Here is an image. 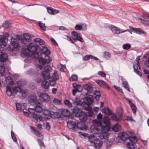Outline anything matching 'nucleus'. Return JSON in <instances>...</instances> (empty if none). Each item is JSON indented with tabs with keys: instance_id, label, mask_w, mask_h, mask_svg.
<instances>
[{
	"instance_id": "obj_1",
	"label": "nucleus",
	"mask_w": 149,
	"mask_h": 149,
	"mask_svg": "<svg viewBox=\"0 0 149 149\" xmlns=\"http://www.w3.org/2000/svg\"><path fill=\"white\" fill-rule=\"evenodd\" d=\"M42 52V54L45 55V58L43 59L42 57L39 58L38 59L39 64L38 65L37 67L42 70L44 68V65L46 63H49L51 61L52 58L49 56L50 52L47 47H43Z\"/></svg>"
},
{
	"instance_id": "obj_2",
	"label": "nucleus",
	"mask_w": 149,
	"mask_h": 149,
	"mask_svg": "<svg viewBox=\"0 0 149 149\" xmlns=\"http://www.w3.org/2000/svg\"><path fill=\"white\" fill-rule=\"evenodd\" d=\"M38 49V46L31 43L27 46V48H23L22 52L24 55L29 57L32 56L33 54L36 52Z\"/></svg>"
},
{
	"instance_id": "obj_3",
	"label": "nucleus",
	"mask_w": 149,
	"mask_h": 149,
	"mask_svg": "<svg viewBox=\"0 0 149 149\" xmlns=\"http://www.w3.org/2000/svg\"><path fill=\"white\" fill-rule=\"evenodd\" d=\"M50 67L48 65H46L44 68V70L42 72V75L43 78L45 79H48L50 85L52 86H54L56 84V81L52 78H50L49 71Z\"/></svg>"
},
{
	"instance_id": "obj_4",
	"label": "nucleus",
	"mask_w": 149,
	"mask_h": 149,
	"mask_svg": "<svg viewBox=\"0 0 149 149\" xmlns=\"http://www.w3.org/2000/svg\"><path fill=\"white\" fill-rule=\"evenodd\" d=\"M128 135V139L130 142L127 143V146L128 149H135L134 144L136 143L137 141V139L136 136H132V135L133 133L131 131H128L126 132Z\"/></svg>"
},
{
	"instance_id": "obj_5",
	"label": "nucleus",
	"mask_w": 149,
	"mask_h": 149,
	"mask_svg": "<svg viewBox=\"0 0 149 149\" xmlns=\"http://www.w3.org/2000/svg\"><path fill=\"white\" fill-rule=\"evenodd\" d=\"M88 141L92 146H94L97 149L100 148L102 143V142L98 139L94 135H91L88 137Z\"/></svg>"
},
{
	"instance_id": "obj_6",
	"label": "nucleus",
	"mask_w": 149,
	"mask_h": 149,
	"mask_svg": "<svg viewBox=\"0 0 149 149\" xmlns=\"http://www.w3.org/2000/svg\"><path fill=\"white\" fill-rule=\"evenodd\" d=\"M20 90V88L18 86H15L12 88L11 87L8 86L6 87V92L8 96L12 95L14 98L16 95L17 92Z\"/></svg>"
},
{
	"instance_id": "obj_7",
	"label": "nucleus",
	"mask_w": 149,
	"mask_h": 149,
	"mask_svg": "<svg viewBox=\"0 0 149 149\" xmlns=\"http://www.w3.org/2000/svg\"><path fill=\"white\" fill-rule=\"evenodd\" d=\"M20 36L17 35L16 36L17 39L15 38L12 39L11 41V44L8 47L7 49L8 51H12L18 49L19 47V40L18 39L19 38Z\"/></svg>"
},
{
	"instance_id": "obj_8",
	"label": "nucleus",
	"mask_w": 149,
	"mask_h": 149,
	"mask_svg": "<svg viewBox=\"0 0 149 149\" xmlns=\"http://www.w3.org/2000/svg\"><path fill=\"white\" fill-rule=\"evenodd\" d=\"M110 118L108 116H105L103 119L104 124L105 126H102L101 127V131L103 132L108 133L110 129Z\"/></svg>"
},
{
	"instance_id": "obj_9",
	"label": "nucleus",
	"mask_w": 149,
	"mask_h": 149,
	"mask_svg": "<svg viewBox=\"0 0 149 149\" xmlns=\"http://www.w3.org/2000/svg\"><path fill=\"white\" fill-rule=\"evenodd\" d=\"M73 104L76 106L82 105L84 109L86 110L91 109L90 105L85 102H81V100L77 97H75L72 101Z\"/></svg>"
},
{
	"instance_id": "obj_10",
	"label": "nucleus",
	"mask_w": 149,
	"mask_h": 149,
	"mask_svg": "<svg viewBox=\"0 0 149 149\" xmlns=\"http://www.w3.org/2000/svg\"><path fill=\"white\" fill-rule=\"evenodd\" d=\"M31 129L34 132V134L38 136V142L39 145L42 147H45V145L42 140L43 139L42 135L38 131H37L36 129H35L34 127H31Z\"/></svg>"
},
{
	"instance_id": "obj_11",
	"label": "nucleus",
	"mask_w": 149,
	"mask_h": 149,
	"mask_svg": "<svg viewBox=\"0 0 149 149\" xmlns=\"http://www.w3.org/2000/svg\"><path fill=\"white\" fill-rule=\"evenodd\" d=\"M38 97V102H40L47 103L49 102L50 99V96L46 93H40Z\"/></svg>"
},
{
	"instance_id": "obj_12",
	"label": "nucleus",
	"mask_w": 149,
	"mask_h": 149,
	"mask_svg": "<svg viewBox=\"0 0 149 149\" xmlns=\"http://www.w3.org/2000/svg\"><path fill=\"white\" fill-rule=\"evenodd\" d=\"M140 57L139 56H138L137 57L136 60V63L135 65H133V68L134 72L136 74H138L140 77H142V75L140 73L139 70H140L141 69V67L139 61L140 59Z\"/></svg>"
},
{
	"instance_id": "obj_13",
	"label": "nucleus",
	"mask_w": 149,
	"mask_h": 149,
	"mask_svg": "<svg viewBox=\"0 0 149 149\" xmlns=\"http://www.w3.org/2000/svg\"><path fill=\"white\" fill-rule=\"evenodd\" d=\"M8 36L9 34L8 33H6L4 35L0 36V48H4L6 45Z\"/></svg>"
},
{
	"instance_id": "obj_14",
	"label": "nucleus",
	"mask_w": 149,
	"mask_h": 149,
	"mask_svg": "<svg viewBox=\"0 0 149 149\" xmlns=\"http://www.w3.org/2000/svg\"><path fill=\"white\" fill-rule=\"evenodd\" d=\"M16 110L18 112H24V110L26 108V104L24 103L16 102L15 103Z\"/></svg>"
},
{
	"instance_id": "obj_15",
	"label": "nucleus",
	"mask_w": 149,
	"mask_h": 149,
	"mask_svg": "<svg viewBox=\"0 0 149 149\" xmlns=\"http://www.w3.org/2000/svg\"><path fill=\"white\" fill-rule=\"evenodd\" d=\"M29 103L31 105H36L38 102V100L37 101V97L36 95L33 94L31 95L28 98Z\"/></svg>"
},
{
	"instance_id": "obj_16",
	"label": "nucleus",
	"mask_w": 149,
	"mask_h": 149,
	"mask_svg": "<svg viewBox=\"0 0 149 149\" xmlns=\"http://www.w3.org/2000/svg\"><path fill=\"white\" fill-rule=\"evenodd\" d=\"M3 48H0V61L3 62L6 61L8 58L7 55L4 52Z\"/></svg>"
},
{
	"instance_id": "obj_17",
	"label": "nucleus",
	"mask_w": 149,
	"mask_h": 149,
	"mask_svg": "<svg viewBox=\"0 0 149 149\" xmlns=\"http://www.w3.org/2000/svg\"><path fill=\"white\" fill-rule=\"evenodd\" d=\"M97 118L96 119L94 120L93 123L95 125L98 127L101 126L102 124V115L101 113H99L97 116Z\"/></svg>"
},
{
	"instance_id": "obj_18",
	"label": "nucleus",
	"mask_w": 149,
	"mask_h": 149,
	"mask_svg": "<svg viewBox=\"0 0 149 149\" xmlns=\"http://www.w3.org/2000/svg\"><path fill=\"white\" fill-rule=\"evenodd\" d=\"M42 112L43 114L45 116H51L52 117V116L51 115H53V114L51 113L49 110L46 109L42 110ZM53 115H54L53 116L56 118H59L60 117L59 114L57 112L54 113Z\"/></svg>"
},
{
	"instance_id": "obj_19",
	"label": "nucleus",
	"mask_w": 149,
	"mask_h": 149,
	"mask_svg": "<svg viewBox=\"0 0 149 149\" xmlns=\"http://www.w3.org/2000/svg\"><path fill=\"white\" fill-rule=\"evenodd\" d=\"M75 116H76L79 117V119L82 122H85L87 119L86 114L84 112H80Z\"/></svg>"
},
{
	"instance_id": "obj_20",
	"label": "nucleus",
	"mask_w": 149,
	"mask_h": 149,
	"mask_svg": "<svg viewBox=\"0 0 149 149\" xmlns=\"http://www.w3.org/2000/svg\"><path fill=\"white\" fill-rule=\"evenodd\" d=\"M35 105V107L34 109L30 108L29 109V111L30 112H31V110H32L33 111H36L37 112H40L42 111V105L40 102H38Z\"/></svg>"
},
{
	"instance_id": "obj_21",
	"label": "nucleus",
	"mask_w": 149,
	"mask_h": 149,
	"mask_svg": "<svg viewBox=\"0 0 149 149\" xmlns=\"http://www.w3.org/2000/svg\"><path fill=\"white\" fill-rule=\"evenodd\" d=\"M96 82L102 88H107L108 90L110 89L109 86L104 81L101 80H98L96 81Z\"/></svg>"
},
{
	"instance_id": "obj_22",
	"label": "nucleus",
	"mask_w": 149,
	"mask_h": 149,
	"mask_svg": "<svg viewBox=\"0 0 149 149\" xmlns=\"http://www.w3.org/2000/svg\"><path fill=\"white\" fill-rule=\"evenodd\" d=\"M67 126L70 129L74 130H76L78 127V126L76 125V123L72 121H70L67 122Z\"/></svg>"
},
{
	"instance_id": "obj_23",
	"label": "nucleus",
	"mask_w": 149,
	"mask_h": 149,
	"mask_svg": "<svg viewBox=\"0 0 149 149\" xmlns=\"http://www.w3.org/2000/svg\"><path fill=\"white\" fill-rule=\"evenodd\" d=\"M72 37L74 40H78L81 42H83L84 40L75 31H72L71 32Z\"/></svg>"
},
{
	"instance_id": "obj_24",
	"label": "nucleus",
	"mask_w": 149,
	"mask_h": 149,
	"mask_svg": "<svg viewBox=\"0 0 149 149\" xmlns=\"http://www.w3.org/2000/svg\"><path fill=\"white\" fill-rule=\"evenodd\" d=\"M129 28L132 30L133 32L139 34H143L146 35L147 33L146 32L143 31L140 28H134L131 26H129Z\"/></svg>"
},
{
	"instance_id": "obj_25",
	"label": "nucleus",
	"mask_w": 149,
	"mask_h": 149,
	"mask_svg": "<svg viewBox=\"0 0 149 149\" xmlns=\"http://www.w3.org/2000/svg\"><path fill=\"white\" fill-rule=\"evenodd\" d=\"M109 28L113 33L118 34L121 33V29L113 25L110 26Z\"/></svg>"
},
{
	"instance_id": "obj_26",
	"label": "nucleus",
	"mask_w": 149,
	"mask_h": 149,
	"mask_svg": "<svg viewBox=\"0 0 149 149\" xmlns=\"http://www.w3.org/2000/svg\"><path fill=\"white\" fill-rule=\"evenodd\" d=\"M128 136H129L126 132H123L119 134V138L124 141L129 139Z\"/></svg>"
},
{
	"instance_id": "obj_27",
	"label": "nucleus",
	"mask_w": 149,
	"mask_h": 149,
	"mask_svg": "<svg viewBox=\"0 0 149 149\" xmlns=\"http://www.w3.org/2000/svg\"><path fill=\"white\" fill-rule=\"evenodd\" d=\"M109 135L108 133L103 132L101 131L97 134V136L101 139H107L108 138Z\"/></svg>"
},
{
	"instance_id": "obj_28",
	"label": "nucleus",
	"mask_w": 149,
	"mask_h": 149,
	"mask_svg": "<svg viewBox=\"0 0 149 149\" xmlns=\"http://www.w3.org/2000/svg\"><path fill=\"white\" fill-rule=\"evenodd\" d=\"M126 100H128V102L130 104L131 108L132 111L133 113L134 114L136 113V111L137 108L136 106L130 100H128V99Z\"/></svg>"
},
{
	"instance_id": "obj_29",
	"label": "nucleus",
	"mask_w": 149,
	"mask_h": 149,
	"mask_svg": "<svg viewBox=\"0 0 149 149\" xmlns=\"http://www.w3.org/2000/svg\"><path fill=\"white\" fill-rule=\"evenodd\" d=\"M90 130L91 132L95 134H98L101 132V130L97 127L94 126H91L90 127Z\"/></svg>"
},
{
	"instance_id": "obj_30",
	"label": "nucleus",
	"mask_w": 149,
	"mask_h": 149,
	"mask_svg": "<svg viewBox=\"0 0 149 149\" xmlns=\"http://www.w3.org/2000/svg\"><path fill=\"white\" fill-rule=\"evenodd\" d=\"M74 88L72 90V94L74 96L76 93L77 92L81 91V87L79 85H77L75 86H74Z\"/></svg>"
},
{
	"instance_id": "obj_31",
	"label": "nucleus",
	"mask_w": 149,
	"mask_h": 149,
	"mask_svg": "<svg viewBox=\"0 0 149 149\" xmlns=\"http://www.w3.org/2000/svg\"><path fill=\"white\" fill-rule=\"evenodd\" d=\"M48 13L52 15H55L59 12L58 10L54 9L51 7H48L47 8Z\"/></svg>"
},
{
	"instance_id": "obj_32",
	"label": "nucleus",
	"mask_w": 149,
	"mask_h": 149,
	"mask_svg": "<svg viewBox=\"0 0 149 149\" xmlns=\"http://www.w3.org/2000/svg\"><path fill=\"white\" fill-rule=\"evenodd\" d=\"M93 101V99L92 96H88L86 98L85 102L90 105L91 104Z\"/></svg>"
},
{
	"instance_id": "obj_33",
	"label": "nucleus",
	"mask_w": 149,
	"mask_h": 149,
	"mask_svg": "<svg viewBox=\"0 0 149 149\" xmlns=\"http://www.w3.org/2000/svg\"><path fill=\"white\" fill-rule=\"evenodd\" d=\"M83 87L87 91L88 93H91L93 91V88L88 84H86L84 85Z\"/></svg>"
},
{
	"instance_id": "obj_34",
	"label": "nucleus",
	"mask_w": 149,
	"mask_h": 149,
	"mask_svg": "<svg viewBox=\"0 0 149 149\" xmlns=\"http://www.w3.org/2000/svg\"><path fill=\"white\" fill-rule=\"evenodd\" d=\"M0 73L1 76H4L5 74V67L3 64H0Z\"/></svg>"
},
{
	"instance_id": "obj_35",
	"label": "nucleus",
	"mask_w": 149,
	"mask_h": 149,
	"mask_svg": "<svg viewBox=\"0 0 149 149\" xmlns=\"http://www.w3.org/2000/svg\"><path fill=\"white\" fill-rule=\"evenodd\" d=\"M42 81V86L45 88H48L49 86V83L45 79Z\"/></svg>"
},
{
	"instance_id": "obj_36",
	"label": "nucleus",
	"mask_w": 149,
	"mask_h": 149,
	"mask_svg": "<svg viewBox=\"0 0 149 149\" xmlns=\"http://www.w3.org/2000/svg\"><path fill=\"white\" fill-rule=\"evenodd\" d=\"M123 110L121 107H120L117 110V113L118 116L120 117H122L123 115Z\"/></svg>"
},
{
	"instance_id": "obj_37",
	"label": "nucleus",
	"mask_w": 149,
	"mask_h": 149,
	"mask_svg": "<svg viewBox=\"0 0 149 149\" xmlns=\"http://www.w3.org/2000/svg\"><path fill=\"white\" fill-rule=\"evenodd\" d=\"M50 78H52L53 79L57 80L59 79V77L57 72H54L52 76L51 77H50Z\"/></svg>"
},
{
	"instance_id": "obj_38",
	"label": "nucleus",
	"mask_w": 149,
	"mask_h": 149,
	"mask_svg": "<svg viewBox=\"0 0 149 149\" xmlns=\"http://www.w3.org/2000/svg\"><path fill=\"white\" fill-rule=\"evenodd\" d=\"M121 128L120 125L118 124L115 125L112 127L113 130L116 132H118Z\"/></svg>"
},
{
	"instance_id": "obj_39",
	"label": "nucleus",
	"mask_w": 149,
	"mask_h": 149,
	"mask_svg": "<svg viewBox=\"0 0 149 149\" xmlns=\"http://www.w3.org/2000/svg\"><path fill=\"white\" fill-rule=\"evenodd\" d=\"M61 113L63 115L65 116H68L69 113L68 110L65 109H63L61 110Z\"/></svg>"
},
{
	"instance_id": "obj_40",
	"label": "nucleus",
	"mask_w": 149,
	"mask_h": 149,
	"mask_svg": "<svg viewBox=\"0 0 149 149\" xmlns=\"http://www.w3.org/2000/svg\"><path fill=\"white\" fill-rule=\"evenodd\" d=\"M38 24L39 26L42 30L44 31H45L46 27L44 23H43L42 22H39Z\"/></svg>"
},
{
	"instance_id": "obj_41",
	"label": "nucleus",
	"mask_w": 149,
	"mask_h": 149,
	"mask_svg": "<svg viewBox=\"0 0 149 149\" xmlns=\"http://www.w3.org/2000/svg\"><path fill=\"white\" fill-rule=\"evenodd\" d=\"M131 47L130 44L129 43H125L123 44L122 46L123 48L125 50H128Z\"/></svg>"
},
{
	"instance_id": "obj_42",
	"label": "nucleus",
	"mask_w": 149,
	"mask_h": 149,
	"mask_svg": "<svg viewBox=\"0 0 149 149\" xmlns=\"http://www.w3.org/2000/svg\"><path fill=\"white\" fill-rule=\"evenodd\" d=\"M23 39H21V42L23 43L24 45L26 46L27 47V46H29L31 43V39H28V40L26 41L23 42Z\"/></svg>"
},
{
	"instance_id": "obj_43",
	"label": "nucleus",
	"mask_w": 149,
	"mask_h": 149,
	"mask_svg": "<svg viewBox=\"0 0 149 149\" xmlns=\"http://www.w3.org/2000/svg\"><path fill=\"white\" fill-rule=\"evenodd\" d=\"M103 112L106 114L108 115L111 113V111L108 107H105L102 109Z\"/></svg>"
},
{
	"instance_id": "obj_44",
	"label": "nucleus",
	"mask_w": 149,
	"mask_h": 149,
	"mask_svg": "<svg viewBox=\"0 0 149 149\" xmlns=\"http://www.w3.org/2000/svg\"><path fill=\"white\" fill-rule=\"evenodd\" d=\"M123 86L129 91H130L129 86L127 81H123L122 84Z\"/></svg>"
},
{
	"instance_id": "obj_45",
	"label": "nucleus",
	"mask_w": 149,
	"mask_h": 149,
	"mask_svg": "<svg viewBox=\"0 0 149 149\" xmlns=\"http://www.w3.org/2000/svg\"><path fill=\"white\" fill-rule=\"evenodd\" d=\"M24 38L23 39V41L25 42L28 40V39H31L29 35L27 33H25L23 36Z\"/></svg>"
},
{
	"instance_id": "obj_46",
	"label": "nucleus",
	"mask_w": 149,
	"mask_h": 149,
	"mask_svg": "<svg viewBox=\"0 0 149 149\" xmlns=\"http://www.w3.org/2000/svg\"><path fill=\"white\" fill-rule=\"evenodd\" d=\"M77 76L76 75H72L69 78V80L70 81H76L77 80Z\"/></svg>"
},
{
	"instance_id": "obj_47",
	"label": "nucleus",
	"mask_w": 149,
	"mask_h": 149,
	"mask_svg": "<svg viewBox=\"0 0 149 149\" xmlns=\"http://www.w3.org/2000/svg\"><path fill=\"white\" fill-rule=\"evenodd\" d=\"M111 118L112 120L118 122L120 121L119 119L115 114H113L111 116Z\"/></svg>"
},
{
	"instance_id": "obj_48",
	"label": "nucleus",
	"mask_w": 149,
	"mask_h": 149,
	"mask_svg": "<svg viewBox=\"0 0 149 149\" xmlns=\"http://www.w3.org/2000/svg\"><path fill=\"white\" fill-rule=\"evenodd\" d=\"M64 104L68 107H72V104L70 101L67 100H65L64 101Z\"/></svg>"
},
{
	"instance_id": "obj_49",
	"label": "nucleus",
	"mask_w": 149,
	"mask_h": 149,
	"mask_svg": "<svg viewBox=\"0 0 149 149\" xmlns=\"http://www.w3.org/2000/svg\"><path fill=\"white\" fill-rule=\"evenodd\" d=\"M88 112H87V115L89 116H91L93 115V111L92 107L91 109L87 110Z\"/></svg>"
},
{
	"instance_id": "obj_50",
	"label": "nucleus",
	"mask_w": 149,
	"mask_h": 149,
	"mask_svg": "<svg viewBox=\"0 0 149 149\" xmlns=\"http://www.w3.org/2000/svg\"><path fill=\"white\" fill-rule=\"evenodd\" d=\"M104 57L108 59L111 58V54L109 52H105L104 54Z\"/></svg>"
},
{
	"instance_id": "obj_51",
	"label": "nucleus",
	"mask_w": 149,
	"mask_h": 149,
	"mask_svg": "<svg viewBox=\"0 0 149 149\" xmlns=\"http://www.w3.org/2000/svg\"><path fill=\"white\" fill-rule=\"evenodd\" d=\"M79 109L77 107H75L72 109V112L73 113H75V115L78 114L79 113Z\"/></svg>"
},
{
	"instance_id": "obj_52",
	"label": "nucleus",
	"mask_w": 149,
	"mask_h": 149,
	"mask_svg": "<svg viewBox=\"0 0 149 149\" xmlns=\"http://www.w3.org/2000/svg\"><path fill=\"white\" fill-rule=\"evenodd\" d=\"M17 84L19 86H22L26 84V82L24 81H19L17 82Z\"/></svg>"
},
{
	"instance_id": "obj_53",
	"label": "nucleus",
	"mask_w": 149,
	"mask_h": 149,
	"mask_svg": "<svg viewBox=\"0 0 149 149\" xmlns=\"http://www.w3.org/2000/svg\"><path fill=\"white\" fill-rule=\"evenodd\" d=\"M10 24V22L8 21H6L5 22L3 23L2 26L3 27L6 28H8Z\"/></svg>"
},
{
	"instance_id": "obj_54",
	"label": "nucleus",
	"mask_w": 149,
	"mask_h": 149,
	"mask_svg": "<svg viewBox=\"0 0 149 149\" xmlns=\"http://www.w3.org/2000/svg\"><path fill=\"white\" fill-rule=\"evenodd\" d=\"M91 55H87L84 57L82 59L84 61H87L91 59Z\"/></svg>"
},
{
	"instance_id": "obj_55",
	"label": "nucleus",
	"mask_w": 149,
	"mask_h": 149,
	"mask_svg": "<svg viewBox=\"0 0 149 149\" xmlns=\"http://www.w3.org/2000/svg\"><path fill=\"white\" fill-rule=\"evenodd\" d=\"M53 102L54 103L56 104L60 105L61 104V101L56 98L54 99L53 100Z\"/></svg>"
},
{
	"instance_id": "obj_56",
	"label": "nucleus",
	"mask_w": 149,
	"mask_h": 149,
	"mask_svg": "<svg viewBox=\"0 0 149 149\" xmlns=\"http://www.w3.org/2000/svg\"><path fill=\"white\" fill-rule=\"evenodd\" d=\"M11 135L12 138L13 139V141L15 142H17V139L16 137L15 136L14 133L12 131H11Z\"/></svg>"
},
{
	"instance_id": "obj_57",
	"label": "nucleus",
	"mask_w": 149,
	"mask_h": 149,
	"mask_svg": "<svg viewBox=\"0 0 149 149\" xmlns=\"http://www.w3.org/2000/svg\"><path fill=\"white\" fill-rule=\"evenodd\" d=\"M98 74L102 77H106V74L102 71H99L98 72Z\"/></svg>"
},
{
	"instance_id": "obj_58",
	"label": "nucleus",
	"mask_w": 149,
	"mask_h": 149,
	"mask_svg": "<svg viewBox=\"0 0 149 149\" xmlns=\"http://www.w3.org/2000/svg\"><path fill=\"white\" fill-rule=\"evenodd\" d=\"M75 28L76 30H81L82 29L83 26L81 25L77 24L75 26Z\"/></svg>"
},
{
	"instance_id": "obj_59",
	"label": "nucleus",
	"mask_w": 149,
	"mask_h": 149,
	"mask_svg": "<svg viewBox=\"0 0 149 149\" xmlns=\"http://www.w3.org/2000/svg\"><path fill=\"white\" fill-rule=\"evenodd\" d=\"M114 87L116 89L118 92H121L122 94H123V92L122 89L120 88V87L116 86H114Z\"/></svg>"
},
{
	"instance_id": "obj_60",
	"label": "nucleus",
	"mask_w": 149,
	"mask_h": 149,
	"mask_svg": "<svg viewBox=\"0 0 149 149\" xmlns=\"http://www.w3.org/2000/svg\"><path fill=\"white\" fill-rule=\"evenodd\" d=\"M32 55H33L34 57L37 59H38L39 57V53L36 52L33 54Z\"/></svg>"
},
{
	"instance_id": "obj_61",
	"label": "nucleus",
	"mask_w": 149,
	"mask_h": 149,
	"mask_svg": "<svg viewBox=\"0 0 149 149\" xmlns=\"http://www.w3.org/2000/svg\"><path fill=\"white\" fill-rule=\"evenodd\" d=\"M6 81L8 82V84H11V81H12V79L11 77H8L6 78Z\"/></svg>"
},
{
	"instance_id": "obj_62",
	"label": "nucleus",
	"mask_w": 149,
	"mask_h": 149,
	"mask_svg": "<svg viewBox=\"0 0 149 149\" xmlns=\"http://www.w3.org/2000/svg\"><path fill=\"white\" fill-rule=\"evenodd\" d=\"M50 40L53 45H58L57 43L54 38H51Z\"/></svg>"
},
{
	"instance_id": "obj_63",
	"label": "nucleus",
	"mask_w": 149,
	"mask_h": 149,
	"mask_svg": "<svg viewBox=\"0 0 149 149\" xmlns=\"http://www.w3.org/2000/svg\"><path fill=\"white\" fill-rule=\"evenodd\" d=\"M39 116L33 113V117L36 120H37L38 119Z\"/></svg>"
},
{
	"instance_id": "obj_64",
	"label": "nucleus",
	"mask_w": 149,
	"mask_h": 149,
	"mask_svg": "<svg viewBox=\"0 0 149 149\" xmlns=\"http://www.w3.org/2000/svg\"><path fill=\"white\" fill-rule=\"evenodd\" d=\"M142 23L145 24L149 25V21H148L146 20H142Z\"/></svg>"
}]
</instances>
